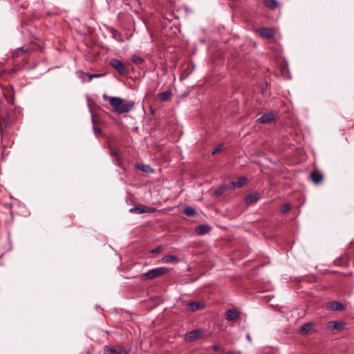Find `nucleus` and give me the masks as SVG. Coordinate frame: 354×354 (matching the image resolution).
Listing matches in <instances>:
<instances>
[{
    "label": "nucleus",
    "instance_id": "ddd939ff",
    "mask_svg": "<svg viewBox=\"0 0 354 354\" xmlns=\"http://www.w3.org/2000/svg\"><path fill=\"white\" fill-rule=\"evenodd\" d=\"M248 182L246 177L241 176L238 178L236 181H232L229 183L230 189H234L235 188H240L243 187Z\"/></svg>",
    "mask_w": 354,
    "mask_h": 354
},
{
    "label": "nucleus",
    "instance_id": "f257e3e1",
    "mask_svg": "<svg viewBox=\"0 0 354 354\" xmlns=\"http://www.w3.org/2000/svg\"><path fill=\"white\" fill-rule=\"evenodd\" d=\"M102 98L108 102L114 111H127L134 108L135 102L132 100H124L119 97H111L103 94Z\"/></svg>",
    "mask_w": 354,
    "mask_h": 354
},
{
    "label": "nucleus",
    "instance_id": "f704fd0d",
    "mask_svg": "<svg viewBox=\"0 0 354 354\" xmlns=\"http://www.w3.org/2000/svg\"><path fill=\"white\" fill-rule=\"evenodd\" d=\"M110 153H111V155L112 156H117V157H118V156H119L120 152H119V151H118V150H113V149H111V152H110Z\"/></svg>",
    "mask_w": 354,
    "mask_h": 354
},
{
    "label": "nucleus",
    "instance_id": "4be33fe9",
    "mask_svg": "<svg viewBox=\"0 0 354 354\" xmlns=\"http://www.w3.org/2000/svg\"><path fill=\"white\" fill-rule=\"evenodd\" d=\"M179 258L176 255H165L161 259L160 262L164 263H169L172 262H179Z\"/></svg>",
    "mask_w": 354,
    "mask_h": 354
},
{
    "label": "nucleus",
    "instance_id": "a211bd4d",
    "mask_svg": "<svg viewBox=\"0 0 354 354\" xmlns=\"http://www.w3.org/2000/svg\"><path fill=\"white\" fill-rule=\"evenodd\" d=\"M310 179L315 184H319L323 180V175L318 170H313L310 174Z\"/></svg>",
    "mask_w": 354,
    "mask_h": 354
},
{
    "label": "nucleus",
    "instance_id": "4468645a",
    "mask_svg": "<svg viewBox=\"0 0 354 354\" xmlns=\"http://www.w3.org/2000/svg\"><path fill=\"white\" fill-rule=\"evenodd\" d=\"M327 308L333 311L342 310L345 308L344 305L339 301H331L328 302Z\"/></svg>",
    "mask_w": 354,
    "mask_h": 354
},
{
    "label": "nucleus",
    "instance_id": "0eeeda50",
    "mask_svg": "<svg viewBox=\"0 0 354 354\" xmlns=\"http://www.w3.org/2000/svg\"><path fill=\"white\" fill-rule=\"evenodd\" d=\"M156 211V209L153 207H147L144 205L134 207L130 209L132 213L142 214V213H153Z\"/></svg>",
    "mask_w": 354,
    "mask_h": 354
},
{
    "label": "nucleus",
    "instance_id": "9b49d317",
    "mask_svg": "<svg viewBox=\"0 0 354 354\" xmlns=\"http://www.w3.org/2000/svg\"><path fill=\"white\" fill-rule=\"evenodd\" d=\"M346 323L344 321H330L328 327L330 329L342 331L345 328Z\"/></svg>",
    "mask_w": 354,
    "mask_h": 354
},
{
    "label": "nucleus",
    "instance_id": "2f4dec72",
    "mask_svg": "<svg viewBox=\"0 0 354 354\" xmlns=\"http://www.w3.org/2000/svg\"><path fill=\"white\" fill-rule=\"evenodd\" d=\"M162 245H158L156 248L151 250V252L152 254H158L160 253L162 251Z\"/></svg>",
    "mask_w": 354,
    "mask_h": 354
},
{
    "label": "nucleus",
    "instance_id": "f03ea898",
    "mask_svg": "<svg viewBox=\"0 0 354 354\" xmlns=\"http://www.w3.org/2000/svg\"><path fill=\"white\" fill-rule=\"evenodd\" d=\"M169 270L170 269L166 267L156 268L143 273L140 278L142 281L152 280L165 275Z\"/></svg>",
    "mask_w": 354,
    "mask_h": 354
},
{
    "label": "nucleus",
    "instance_id": "473e14b6",
    "mask_svg": "<svg viewBox=\"0 0 354 354\" xmlns=\"http://www.w3.org/2000/svg\"><path fill=\"white\" fill-rule=\"evenodd\" d=\"M223 145H218L212 151V154L215 155L216 153L220 152L223 149Z\"/></svg>",
    "mask_w": 354,
    "mask_h": 354
},
{
    "label": "nucleus",
    "instance_id": "393cba45",
    "mask_svg": "<svg viewBox=\"0 0 354 354\" xmlns=\"http://www.w3.org/2000/svg\"><path fill=\"white\" fill-rule=\"evenodd\" d=\"M111 32L112 34V37L115 39L117 40L119 42H123V39L122 38V36L120 35V33L119 32L118 30H117L115 28H111Z\"/></svg>",
    "mask_w": 354,
    "mask_h": 354
},
{
    "label": "nucleus",
    "instance_id": "f8f14e48",
    "mask_svg": "<svg viewBox=\"0 0 354 354\" xmlns=\"http://www.w3.org/2000/svg\"><path fill=\"white\" fill-rule=\"evenodd\" d=\"M261 198L258 192L251 193L244 197V201L247 205H252L257 202Z\"/></svg>",
    "mask_w": 354,
    "mask_h": 354
},
{
    "label": "nucleus",
    "instance_id": "7c9ffc66",
    "mask_svg": "<svg viewBox=\"0 0 354 354\" xmlns=\"http://www.w3.org/2000/svg\"><path fill=\"white\" fill-rule=\"evenodd\" d=\"M131 61L136 64H141L144 62V59L136 55H133L131 57Z\"/></svg>",
    "mask_w": 354,
    "mask_h": 354
},
{
    "label": "nucleus",
    "instance_id": "dca6fc26",
    "mask_svg": "<svg viewBox=\"0 0 354 354\" xmlns=\"http://www.w3.org/2000/svg\"><path fill=\"white\" fill-rule=\"evenodd\" d=\"M205 304L201 301H193L189 302L187 304V309L189 311L194 312L198 310L203 309L205 308Z\"/></svg>",
    "mask_w": 354,
    "mask_h": 354
},
{
    "label": "nucleus",
    "instance_id": "f3484780",
    "mask_svg": "<svg viewBox=\"0 0 354 354\" xmlns=\"http://www.w3.org/2000/svg\"><path fill=\"white\" fill-rule=\"evenodd\" d=\"M230 189V185H222L220 186L217 189H216L213 194L212 196L214 197V198H218L221 197L224 193L226 192V191Z\"/></svg>",
    "mask_w": 354,
    "mask_h": 354
},
{
    "label": "nucleus",
    "instance_id": "e433bc0d",
    "mask_svg": "<svg viewBox=\"0 0 354 354\" xmlns=\"http://www.w3.org/2000/svg\"><path fill=\"white\" fill-rule=\"evenodd\" d=\"M212 348L214 351H218L221 350V346L218 344H214L213 345Z\"/></svg>",
    "mask_w": 354,
    "mask_h": 354
},
{
    "label": "nucleus",
    "instance_id": "2eb2a0df",
    "mask_svg": "<svg viewBox=\"0 0 354 354\" xmlns=\"http://www.w3.org/2000/svg\"><path fill=\"white\" fill-rule=\"evenodd\" d=\"M240 315L239 310L233 308L227 310L225 313V317L228 321H234Z\"/></svg>",
    "mask_w": 354,
    "mask_h": 354
},
{
    "label": "nucleus",
    "instance_id": "aec40b11",
    "mask_svg": "<svg viewBox=\"0 0 354 354\" xmlns=\"http://www.w3.org/2000/svg\"><path fill=\"white\" fill-rule=\"evenodd\" d=\"M172 95V92L171 90H167L160 93L157 95V98L162 102L168 101L170 100Z\"/></svg>",
    "mask_w": 354,
    "mask_h": 354
},
{
    "label": "nucleus",
    "instance_id": "c85d7f7f",
    "mask_svg": "<svg viewBox=\"0 0 354 354\" xmlns=\"http://www.w3.org/2000/svg\"><path fill=\"white\" fill-rule=\"evenodd\" d=\"M291 209V205L289 203L283 204L281 207V213L286 214Z\"/></svg>",
    "mask_w": 354,
    "mask_h": 354
},
{
    "label": "nucleus",
    "instance_id": "1a4fd4ad",
    "mask_svg": "<svg viewBox=\"0 0 354 354\" xmlns=\"http://www.w3.org/2000/svg\"><path fill=\"white\" fill-rule=\"evenodd\" d=\"M3 95L8 103L14 104L15 90L12 86H6L3 90Z\"/></svg>",
    "mask_w": 354,
    "mask_h": 354
},
{
    "label": "nucleus",
    "instance_id": "c756f323",
    "mask_svg": "<svg viewBox=\"0 0 354 354\" xmlns=\"http://www.w3.org/2000/svg\"><path fill=\"white\" fill-rule=\"evenodd\" d=\"M39 46L33 42H31L28 44L27 47H25V48H28L29 50L28 52L32 50V51H36L39 49Z\"/></svg>",
    "mask_w": 354,
    "mask_h": 354
},
{
    "label": "nucleus",
    "instance_id": "72a5a7b5",
    "mask_svg": "<svg viewBox=\"0 0 354 354\" xmlns=\"http://www.w3.org/2000/svg\"><path fill=\"white\" fill-rule=\"evenodd\" d=\"M89 80H92L93 78H97L103 76V74L100 73H93V74H88Z\"/></svg>",
    "mask_w": 354,
    "mask_h": 354
},
{
    "label": "nucleus",
    "instance_id": "cd10ccee",
    "mask_svg": "<svg viewBox=\"0 0 354 354\" xmlns=\"http://www.w3.org/2000/svg\"><path fill=\"white\" fill-rule=\"evenodd\" d=\"M136 167L138 169H139L146 173L153 172V169H151V167L149 165H144L142 164H138Z\"/></svg>",
    "mask_w": 354,
    "mask_h": 354
},
{
    "label": "nucleus",
    "instance_id": "9d476101",
    "mask_svg": "<svg viewBox=\"0 0 354 354\" xmlns=\"http://www.w3.org/2000/svg\"><path fill=\"white\" fill-rule=\"evenodd\" d=\"M276 115L274 112H266L257 120L259 123H270L274 120Z\"/></svg>",
    "mask_w": 354,
    "mask_h": 354
},
{
    "label": "nucleus",
    "instance_id": "a878e982",
    "mask_svg": "<svg viewBox=\"0 0 354 354\" xmlns=\"http://www.w3.org/2000/svg\"><path fill=\"white\" fill-rule=\"evenodd\" d=\"M28 50H29L28 48H25V47H24V46L21 47V48H19L16 49V50L13 52V53H12V56H13L14 57H20V56H21L24 53H27Z\"/></svg>",
    "mask_w": 354,
    "mask_h": 354
},
{
    "label": "nucleus",
    "instance_id": "423d86ee",
    "mask_svg": "<svg viewBox=\"0 0 354 354\" xmlns=\"http://www.w3.org/2000/svg\"><path fill=\"white\" fill-rule=\"evenodd\" d=\"M205 333L204 330L198 328L188 332L185 335V339L187 342H192L201 338Z\"/></svg>",
    "mask_w": 354,
    "mask_h": 354
},
{
    "label": "nucleus",
    "instance_id": "39448f33",
    "mask_svg": "<svg viewBox=\"0 0 354 354\" xmlns=\"http://www.w3.org/2000/svg\"><path fill=\"white\" fill-rule=\"evenodd\" d=\"M104 354H128L127 349L122 346H108L103 348Z\"/></svg>",
    "mask_w": 354,
    "mask_h": 354
},
{
    "label": "nucleus",
    "instance_id": "c9c22d12",
    "mask_svg": "<svg viewBox=\"0 0 354 354\" xmlns=\"http://www.w3.org/2000/svg\"><path fill=\"white\" fill-rule=\"evenodd\" d=\"M225 354H242V352L240 351H229Z\"/></svg>",
    "mask_w": 354,
    "mask_h": 354
},
{
    "label": "nucleus",
    "instance_id": "412c9836",
    "mask_svg": "<svg viewBox=\"0 0 354 354\" xmlns=\"http://www.w3.org/2000/svg\"><path fill=\"white\" fill-rule=\"evenodd\" d=\"M263 4L270 10H275L279 6L277 0H263Z\"/></svg>",
    "mask_w": 354,
    "mask_h": 354
},
{
    "label": "nucleus",
    "instance_id": "7ed1b4c3",
    "mask_svg": "<svg viewBox=\"0 0 354 354\" xmlns=\"http://www.w3.org/2000/svg\"><path fill=\"white\" fill-rule=\"evenodd\" d=\"M13 112H0V129L6 130L15 121Z\"/></svg>",
    "mask_w": 354,
    "mask_h": 354
},
{
    "label": "nucleus",
    "instance_id": "4c0bfd02",
    "mask_svg": "<svg viewBox=\"0 0 354 354\" xmlns=\"http://www.w3.org/2000/svg\"><path fill=\"white\" fill-rule=\"evenodd\" d=\"M17 71H18V70H17V68H13L10 71V73H16Z\"/></svg>",
    "mask_w": 354,
    "mask_h": 354
},
{
    "label": "nucleus",
    "instance_id": "6ab92c4d",
    "mask_svg": "<svg viewBox=\"0 0 354 354\" xmlns=\"http://www.w3.org/2000/svg\"><path fill=\"white\" fill-rule=\"evenodd\" d=\"M313 324L311 322H307L299 328V332L301 335H306L313 329Z\"/></svg>",
    "mask_w": 354,
    "mask_h": 354
},
{
    "label": "nucleus",
    "instance_id": "20e7f679",
    "mask_svg": "<svg viewBox=\"0 0 354 354\" xmlns=\"http://www.w3.org/2000/svg\"><path fill=\"white\" fill-rule=\"evenodd\" d=\"M109 64L122 75H126L129 73V64H124L117 59H111Z\"/></svg>",
    "mask_w": 354,
    "mask_h": 354
},
{
    "label": "nucleus",
    "instance_id": "58836bf2",
    "mask_svg": "<svg viewBox=\"0 0 354 354\" xmlns=\"http://www.w3.org/2000/svg\"><path fill=\"white\" fill-rule=\"evenodd\" d=\"M86 354H91V353H87Z\"/></svg>",
    "mask_w": 354,
    "mask_h": 354
},
{
    "label": "nucleus",
    "instance_id": "b1692460",
    "mask_svg": "<svg viewBox=\"0 0 354 354\" xmlns=\"http://www.w3.org/2000/svg\"><path fill=\"white\" fill-rule=\"evenodd\" d=\"M91 113H92V116H91L92 122L93 124V131L96 136H99L102 133V131L100 127L96 126L98 124L97 120L96 119L95 115L93 114V112H91Z\"/></svg>",
    "mask_w": 354,
    "mask_h": 354
},
{
    "label": "nucleus",
    "instance_id": "5701e85b",
    "mask_svg": "<svg viewBox=\"0 0 354 354\" xmlns=\"http://www.w3.org/2000/svg\"><path fill=\"white\" fill-rule=\"evenodd\" d=\"M211 230V227L208 225H201L196 227V232L198 234H205L208 233Z\"/></svg>",
    "mask_w": 354,
    "mask_h": 354
},
{
    "label": "nucleus",
    "instance_id": "bb28decb",
    "mask_svg": "<svg viewBox=\"0 0 354 354\" xmlns=\"http://www.w3.org/2000/svg\"><path fill=\"white\" fill-rule=\"evenodd\" d=\"M184 213L188 216H193L196 214V212L194 207L187 206L185 208Z\"/></svg>",
    "mask_w": 354,
    "mask_h": 354
},
{
    "label": "nucleus",
    "instance_id": "6e6552de",
    "mask_svg": "<svg viewBox=\"0 0 354 354\" xmlns=\"http://www.w3.org/2000/svg\"><path fill=\"white\" fill-rule=\"evenodd\" d=\"M257 32L261 37L266 39H271L274 36V30L272 28H260L257 30Z\"/></svg>",
    "mask_w": 354,
    "mask_h": 354
}]
</instances>
